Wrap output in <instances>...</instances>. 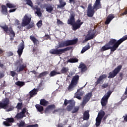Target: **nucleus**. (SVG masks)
<instances>
[{
  "label": "nucleus",
  "mask_w": 127,
  "mask_h": 127,
  "mask_svg": "<svg viewBox=\"0 0 127 127\" xmlns=\"http://www.w3.org/2000/svg\"><path fill=\"white\" fill-rule=\"evenodd\" d=\"M127 40V36L123 37L118 41H117L116 39H111L107 44L102 47L101 51V52H104V51L110 49L111 54H113V53H114V52L119 48V47L121 44H122V43H123V41Z\"/></svg>",
  "instance_id": "1"
},
{
  "label": "nucleus",
  "mask_w": 127,
  "mask_h": 127,
  "mask_svg": "<svg viewBox=\"0 0 127 127\" xmlns=\"http://www.w3.org/2000/svg\"><path fill=\"white\" fill-rule=\"evenodd\" d=\"M102 3L101 0H95L93 6H92V3L88 4L87 7V15L88 17H93L95 12L98 10V9H101L102 8Z\"/></svg>",
  "instance_id": "2"
},
{
  "label": "nucleus",
  "mask_w": 127,
  "mask_h": 127,
  "mask_svg": "<svg viewBox=\"0 0 127 127\" xmlns=\"http://www.w3.org/2000/svg\"><path fill=\"white\" fill-rule=\"evenodd\" d=\"M67 23L72 25V30L76 31L77 29H79L81 27V25L84 23V22L78 19L75 22V14L72 13L70 14L69 19L67 20Z\"/></svg>",
  "instance_id": "3"
},
{
  "label": "nucleus",
  "mask_w": 127,
  "mask_h": 127,
  "mask_svg": "<svg viewBox=\"0 0 127 127\" xmlns=\"http://www.w3.org/2000/svg\"><path fill=\"white\" fill-rule=\"evenodd\" d=\"M78 42V39L73 40H67L60 43L58 46L57 48H63V47H67L71 45H75Z\"/></svg>",
  "instance_id": "4"
},
{
  "label": "nucleus",
  "mask_w": 127,
  "mask_h": 127,
  "mask_svg": "<svg viewBox=\"0 0 127 127\" xmlns=\"http://www.w3.org/2000/svg\"><path fill=\"white\" fill-rule=\"evenodd\" d=\"M73 47H67L64 49H52L50 51V54H53L54 55H62L63 53H65V52L67 51H69V50H72Z\"/></svg>",
  "instance_id": "5"
},
{
  "label": "nucleus",
  "mask_w": 127,
  "mask_h": 127,
  "mask_svg": "<svg viewBox=\"0 0 127 127\" xmlns=\"http://www.w3.org/2000/svg\"><path fill=\"white\" fill-rule=\"evenodd\" d=\"M80 79V76L79 75H76L73 77L71 79L70 84H69L68 87H67V90L69 92H71L74 90V88L77 85H78V83L79 82V80Z\"/></svg>",
  "instance_id": "6"
},
{
  "label": "nucleus",
  "mask_w": 127,
  "mask_h": 127,
  "mask_svg": "<svg viewBox=\"0 0 127 127\" xmlns=\"http://www.w3.org/2000/svg\"><path fill=\"white\" fill-rule=\"evenodd\" d=\"M111 95H112V91L109 90L102 97L101 100V106L102 107H106L107 106L109 98L111 97Z\"/></svg>",
  "instance_id": "7"
},
{
  "label": "nucleus",
  "mask_w": 127,
  "mask_h": 127,
  "mask_svg": "<svg viewBox=\"0 0 127 127\" xmlns=\"http://www.w3.org/2000/svg\"><path fill=\"white\" fill-rule=\"evenodd\" d=\"M122 68H123V66L122 65H118L113 70L112 72H109V75L108 78H109V79H113V78H115V77L120 73V71L122 70Z\"/></svg>",
  "instance_id": "8"
},
{
  "label": "nucleus",
  "mask_w": 127,
  "mask_h": 127,
  "mask_svg": "<svg viewBox=\"0 0 127 127\" xmlns=\"http://www.w3.org/2000/svg\"><path fill=\"white\" fill-rule=\"evenodd\" d=\"M0 27L6 33H8V32H10V34L12 37H14V36H15V33H14V31H13L11 26L8 28V26L5 25L4 26H0Z\"/></svg>",
  "instance_id": "9"
},
{
  "label": "nucleus",
  "mask_w": 127,
  "mask_h": 127,
  "mask_svg": "<svg viewBox=\"0 0 127 127\" xmlns=\"http://www.w3.org/2000/svg\"><path fill=\"white\" fill-rule=\"evenodd\" d=\"M42 8H45L46 11L49 13H51L54 9V5L50 3H44L41 5Z\"/></svg>",
  "instance_id": "10"
},
{
  "label": "nucleus",
  "mask_w": 127,
  "mask_h": 127,
  "mask_svg": "<svg viewBox=\"0 0 127 127\" xmlns=\"http://www.w3.org/2000/svg\"><path fill=\"white\" fill-rule=\"evenodd\" d=\"M96 37V31L95 30H89L88 31V34L85 37V41H88L94 39Z\"/></svg>",
  "instance_id": "11"
},
{
  "label": "nucleus",
  "mask_w": 127,
  "mask_h": 127,
  "mask_svg": "<svg viewBox=\"0 0 127 127\" xmlns=\"http://www.w3.org/2000/svg\"><path fill=\"white\" fill-rule=\"evenodd\" d=\"M31 22V17H29L27 14H25L22 19V26L25 27V26L28 25Z\"/></svg>",
  "instance_id": "12"
},
{
  "label": "nucleus",
  "mask_w": 127,
  "mask_h": 127,
  "mask_svg": "<svg viewBox=\"0 0 127 127\" xmlns=\"http://www.w3.org/2000/svg\"><path fill=\"white\" fill-rule=\"evenodd\" d=\"M25 113H26V108H24L22 110V111L19 113H17L15 116V119H17V120H20L21 119H23L24 117H25Z\"/></svg>",
  "instance_id": "13"
},
{
  "label": "nucleus",
  "mask_w": 127,
  "mask_h": 127,
  "mask_svg": "<svg viewBox=\"0 0 127 127\" xmlns=\"http://www.w3.org/2000/svg\"><path fill=\"white\" fill-rule=\"evenodd\" d=\"M6 121L3 122V125L5 127H11L12 126V123L14 122V119L13 118H6L5 119Z\"/></svg>",
  "instance_id": "14"
},
{
  "label": "nucleus",
  "mask_w": 127,
  "mask_h": 127,
  "mask_svg": "<svg viewBox=\"0 0 127 127\" xmlns=\"http://www.w3.org/2000/svg\"><path fill=\"white\" fill-rule=\"evenodd\" d=\"M6 121L3 122V125L5 127H11L12 126V123L14 122V119L13 118H6L5 119Z\"/></svg>",
  "instance_id": "15"
},
{
  "label": "nucleus",
  "mask_w": 127,
  "mask_h": 127,
  "mask_svg": "<svg viewBox=\"0 0 127 127\" xmlns=\"http://www.w3.org/2000/svg\"><path fill=\"white\" fill-rule=\"evenodd\" d=\"M8 105H9V99L8 98H5L3 100V102H0V108L1 109H5L8 107Z\"/></svg>",
  "instance_id": "16"
},
{
  "label": "nucleus",
  "mask_w": 127,
  "mask_h": 127,
  "mask_svg": "<svg viewBox=\"0 0 127 127\" xmlns=\"http://www.w3.org/2000/svg\"><path fill=\"white\" fill-rule=\"evenodd\" d=\"M23 49H24V42L22 41V42L20 43L17 52L19 57H20V56H21V55H22V53L23 52Z\"/></svg>",
  "instance_id": "17"
},
{
  "label": "nucleus",
  "mask_w": 127,
  "mask_h": 127,
  "mask_svg": "<svg viewBox=\"0 0 127 127\" xmlns=\"http://www.w3.org/2000/svg\"><path fill=\"white\" fill-rule=\"evenodd\" d=\"M92 96L93 94L92 93V92H89L85 95V96L83 98V100L82 101L83 105H86V104H87V103H88V102L90 101V99Z\"/></svg>",
  "instance_id": "18"
},
{
  "label": "nucleus",
  "mask_w": 127,
  "mask_h": 127,
  "mask_svg": "<svg viewBox=\"0 0 127 127\" xmlns=\"http://www.w3.org/2000/svg\"><path fill=\"white\" fill-rule=\"evenodd\" d=\"M56 108V106L54 104H51L50 105H48L45 109V113L47 114L49 113V110H55Z\"/></svg>",
  "instance_id": "19"
},
{
  "label": "nucleus",
  "mask_w": 127,
  "mask_h": 127,
  "mask_svg": "<svg viewBox=\"0 0 127 127\" xmlns=\"http://www.w3.org/2000/svg\"><path fill=\"white\" fill-rule=\"evenodd\" d=\"M76 103L75 102V101L73 100V102H71V103H70L69 105H68L66 108V110L67 112H71L72 110L75 107V104Z\"/></svg>",
  "instance_id": "20"
},
{
  "label": "nucleus",
  "mask_w": 127,
  "mask_h": 127,
  "mask_svg": "<svg viewBox=\"0 0 127 127\" xmlns=\"http://www.w3.org/2000/svg\"><path fill=\"white\" fill-rule=\"evenodd\" d=\"M89 113H90V110H87L83 113V120L84 121H87L90 119V114Z\"/></svg>",
  "instance_id": "21"
},
{
  "label": "nucleus",
  "mask_w": 127,
  "mask_h": 127,
  "mask_svg": "<svg viewBox=\"0 0 127 127\" xmlns=\"http://www.w3.org/2000/svg\"><path fill=\"white\" fill-rule=\"evenodd\" d=\"M1 12L3 14H5V15H7V14L8 13L7 12V7L5 6V5H2L1 6Z\"/></svg>",
  "instance_id": "22"
},
{
  "label": "nucleus",
  "mask_w": 127,
  "mask_h": 127,
  "mask_svg": "<svg viewBox=\"0 0 127 127\" xmlns=\"http://www.w3.org/2000/svg\"><path fill=\"white\" fill-rule=\"evenodd\" d=\"M84 95V91H80V89L77 90V93L75 94V98L78 100H81L82 98L81 96Z\"/></svg>",
  "instance_id": "23"
},
{
  "label": "nucleus",
  "mask_w": 127,
  "mask_h": 127,
  "mask_svg": "<svg viewBox=\"0 0 127 127\" xmlns=\"http://www.w3.org/2000/svg\"><path fill=\"white\" fill-rule=\"evenodd\" d=\"M79 69H81V72L83 73V72H86L87 71V66L86 64L84 63L80 64L78 67Z\"/></svg>",
  "instance_id": "24"
},
{
  "label": "nucleus",
  "mask_w": 127,
  "mask_h": 127,
  "mask_svg": "<svg viewBox=\"0 0 127 127\" xmlns=\"http://www.w3.org/2000/svg\"><path fill=\"white\" fill-rule=\"evenodd\" d=\"M30 39L31 40V41L33 42L34 45H36V46H37V45H38V44H39V41L38 40H37V39H36L35 38V37L33 36H30Z\"/></svg>",
  "instance_id": "25"
},
{
  "label": "nucleus",
  "mask_w": 127,
  "mask_h": 127,
  "mask_svg": "<svg viewBox=\"0 0 127 127\" xmlns=\"http://www.w3.org/2000/svg\"><path fill=\"white\" fill-rule=\"evenodd\" d=\"M40 105L43 106V107H46L48 105H49V102L44 99H41L40 102Z\"/></svg>",
  "instance_id": "26"
},
{
  "label": "nucleus",
  "mask_w": 127,
  "mask_h": 127,
  "mask_svg": "<svg viewBox=\"0 0 127 127\" xmlns=\"http://www.w3.org/2000/svg\"><path fill=\"white\" fill-rule=\"evenodd\" d=\"M107 78V74H103L100 76L99 78L97 79L96 81V84H101V82H102V80L104 79H106Z\"/></svg>",
  "instance_id": "27"
},
{
  "label": "nucleus",
  "mask_w": 127,
  "mask_h": 127,
  "mask_svg": "<svg viewBox=\"0 0 127 127\" xmlns=\"http://www.w3.org/2000/svg\"><path fill=\"white\" fill-rule=\"evenodd\" d=\"M37 89H33L32 90L29 92L30 98H31L33 97V96H35L37 95Z\"/></svg>",
  "instance_id": "28"
},
{
  "label": "nucleus",
  "mask_w": 127,
  "mask_h": 127,
  "mask_svg": "<svg viewBox=\"0 0 127 127\" xmlns=\"http://www.w3.org/2000/svg\"><path fill=\"white\" fill-rule=\"evenodd\" d=\"M49 73V72H48L47 71L41 72V73L39 74V75L38 76H37V78L38 79H41V78H42V77H44V76H46V75H48Z\"/></svg>",
  "instance_id": "29"
},
{
  "label": "nucleus",
  "mask_w": 127,
  "mask_h": 127,
  "mask_svg": "<svg viewBox=\"0 0 127 127\" xmlns=\"http://www.w3.org/2000/svg\"><path fill=\"white\" fill-rule=\"evenodd\" d=\"M26 67V66L22 64L21 65H20L19 67L18 66L16 69V71L17 70V72H22L24 69Z\"/></svg>",
  "instance_id": "30"
},
{
  "label": "nucleus",
  "mask_w": 127,
  "mask_h": 127,
  "mask_svg": "<svg viewBox=\"0 0 127 127\" xmlns=\"http://www.w3.org/2000/svg\"><path fill=\"white\" fill-rule=\"evenodd\" d=\"M35 107L38 111V112H39L40 113H41V112H43L44 108L43 107L39 104H36L35 105Z\"/></svg>",
  "instance_id": "31"
},
{
  "label": "nucleus",
  "mask_w": 127,
  "mask_h": 127,
  "mask_svg": "<svg viewBox=\"0 0 127 127\" xmlns=\"http://www.w3.org/2000/svg\"><path fill=\"white\" fill-rule=\"evenodd\" d=\"M16 86H18L19 88H21V87H23L25 85V82L23 81H18L15 83Z\"/></svg>",
  "instance_id": "32"
},
{
  "label": "nucleus",
  "mask_w": 127,
  "mask_h": 127,
  "mask_svg": "<svg viewBox=\"0 0 127 127\" xmlns=\"http://www.w3.org/2000/svg\"><path fill=\"white\" fill-rule=\"evenodd\" d=\"M78 62L79 60L76 58H71L67 61V62H68L69 63H77Z\"/></svg>",
  "instance_id": "33"
},
{
  "label": "nucleus",
  "mask_w": 127,
  "mask_h": 127,
  "mask_svg": "<svg viewBox=\"0 0 127 127\" xmlns=\"http://www.w3.org/2000/svg\"><path fill=\"white\" fill-rule=\"evenodd\" d=\"M91 48V47H90V45L88 44V46H85L82 48V50L81 51V54H83V53H85L87 50H89Z\"/></svg>",
  "instance_id": "34"
},
{
  "label": "nucleus",
  "mask_w": 127,
  "mask_h": 127,
  "mask_svg": "<svg viewBox=\"0 0 127 127\" xmlns=\"http://www.w3.org/2000/svg\"><path fill=\"white\" fill-rule=\"evenodd\" d=\"M60 4L58 5V7L61 8L66 5V2H63V0H59Z\"/></svg>",
  "instance_id": "35"
},
{
  "label": "nucleus",
  "mask_w": 127,
  "mask_h": 127,
  "mask_svg": "<svg viewBox=\"0 0 127 127\" xmlns=\"http://www.w3.org/2000/svg\"><path fill=\"white\" fill-rule=\"evenodd\" d=\"M102 118L97 117L96 119V127H99L101 125Z\"/></svg>",
  "instance_id": "36"
},
{
  "label": "nucleus",
  "mask_w": 127,
  "mask_h": 127,
  "mask_svg": "<svg viewBox=\"0 0 127 127\" xmlns=\"http://www.w3.org/2000/svg\"><path fill=\"white\" fill-rule=\"evenodd\" d=\"M105 115H106V113H105V111L101 110L99 111L98 113V118H100L101 119H103L104 117L105 116Z\"/></svg>",
  "instance_id": "37"
},
{
  "label": "nucleus",
  "mask_w": 127,
  "mask_h": 127,
  "mask_svg": "<svg viewBox=\"0 0 127 127\" xmlns=\"http://www.w3.org/2000/svg\"><path fill=\"white\" fill-rule=\"evenodd\" d=\"M61 73L58 72L56 71V70H53L51 71L50 73V77H54V76H56V75L60 74Z\"/></svg>",
  "instance_id": "38"
},
{
  "label": "nucleus",
  "mask_w": 127,
  "mask_h": 127,
  "mask_svg": "<svg viewBox=\"0 0 127 127\" xmlns=\"http://www.w3.org/2000/svg\"><path fill=\"white\" fill-rule=\"evenodd\" d=\"M68 70L69 69L68 68V67H63L61 69L60 73L61 74H65L67 73V72H68Z\"/></svg>",
  "instance_id": "39"
},
{
  "label": "nucleus",
  "mask_w": 127,
  "mask_h": 127,
  "mask_svg": "<svg viewBox=\"0 0 127 127\" xmlns=\"http://www.w3.org/2000/svg\"><path fill=\"white\" fill-rule=\"evenodd\" d=\"M6 6L8 7V8H14L16 7V5H14V4L11 3H7L6 4Z\"/></svg>",
  "instance_id": "40"
},
{
  "label": "nucleus",
  "mask_w": 127,
  "mask_h": 127,
  "mask_svg": "<svg viewBox=\"0 0 127 127\" xmlns=\"http://www.w3.org/2000/svg\"><path fill=\"white\" fill-rule=\"evenodd\" d=\"M22 102L21 103H18L17 106H16V109H17L18 112L19 110H21L22 109Z\"/></svg>",
  "instance_id": "41"
},
{
  "label": "nucleus",
  "mask_w": 127,
  "mask_h": 127,
  "mask_svg": "<svg viewBox=\"0 0 127 127\" xmlns=\"http://www.w3.org/2000/svg\"><path fill=\"white\" fill-rule=\"evenodd\" d=\"M74 100H67V99H65L64 101V105L66 106H67V105H68V104H72V102Z\"/></svg>",
  "instance_id": "42"
},
{
  "label": "nucleus",
  "mask_w": 127,
  "mask_h": 127,
  "mask_svg": "<svg viewBox=\"0 0 127 127\" xmlns=\"http://www.w3.org/2000/svg\"><path fill=\"white\" fill-rule=\"evenodd\" d=\"M80 110V107L79 106H76L74 107L73 108V110L72 111V114H76V113H77V112Z\"/></svg>",
  "instance_id": "43"
},
{
  "label": "nucleus",
  "mask_w": 127,
  "mask_h": 127,
  "mask_svg": "<svg viewBox=\"0 0 127 127\" xmlns=\"http://www.w3.org/2000/svg\"><path fill=\"white\" fill-rule=\"evenodd\" d=\"M62 112H63V109L58 108L57 109L54 110L52 113L53 114H56V113H62Z\"/></svg>",
  "instance_id": "44"
},
{
  "label": "nucleus",
  "mask_w": 127,
  "mask_h": 127,
  "mask_svg": "<svg viewBox=\"0 0 127 127\" xmlns=\"http://www.w3.org/2000/svg\"><path fill=\"white\" fill-rule=\"evenodd\" d=\"M35 9H36V13L37 14V15L39 16V15H41V11H40V8L38 7V6H36L35 8Z\"/></svg>",
  "instance_id": "45"
},
{
  "label": "nucleus",
  "mask_w": 127,
  "mask_h": 127,
  "mask_svg": "<svg viewBox=\"0 0 127 127\" xmlns=\"http://www.w3.org/2000/svg\"><path fill=\"white\" fill-rule=\"evenodd\" d=\"M25 1H26V4H28V5H29L30 6H33V3H32V1L31 0H25Z\"/></svg>",
  "instance_id": "46"
},
{
  "label": "nucleus",
  "mask_w": 127,
  "mask_h": 127,
  "mask_svg": "<svg viewBox=\"0 0 127 127\" xmlns=\"http://www.w3.org/2000/svg\"><path fill=\"white\" fill-rule=\"evenodd\" d=\"M33 27H34V23H32L31 24H29L28 25H27V27H26V29H27L28 30L30 29L31 28H32Z\"/></svg>",
  "instance_id": "47"
},
{
  "label": "nucleus",
  "mask_w": 127,
  "mask_h": 127,
  "mask_svg": "<svg viewBox=\"0 0 127 127\" xmlns=\"http://www.w3.org/2000/svg\"><path fill=\"white\" fill-rule=\"evenodd\" d=\"M24 125H25V123H24V122H22L20 123L17 124V126H18V127H24Z\"/></svg>",
  "instance_id": "48"
},
{
  "label": "nucleus",
  "mask_w": 127,
  "mask_h": 127,
  "mask_svg": "<svg viewBox=\"0 0 127 127\" xmlns=\"http://www.w3.org/2000/svg\"><path fill=\"white\" fill-rule=\"evenodd\" d=\"M16 64H17V65H18V66H21L22 64V60H19L17 61Z\"/></svg>",
  "instance_id": "49"
},
{
  "label": "nucleus",
  "mask_w": 127,
  "mask_h": 127,
  "mask_svg": "<svg viewBox=\"0 0 127 127\" xmlns=\"http://www.w3.org/2000/svg\"><path fill=\"white\" fill-rule=\"evenodd\" d=\"M37 26H38V27H41V26H42V20H40L38 22Z\"/></svg>",
  "instance_id": "50"
},
{
  "label": "nucleus",
  "mask_w": 127,
  "mask_h": 127,
  "mask_svg": "<svg viewBox=\"0 0 127 127\" xmlns=\"http://www.w3.org/2000/svg\"><path fill=\"white\" fill-rule=\"evenodd\" d=\"M10 74L12 77H14L15 75H17V73H16V72H15L14 71H10Z\"/></svg>",
  "instance_id": "51"
},
{
  "label": "nucleus",
  "mask_w": 127,
  "mask_h": 127,
  "mask_svg": "<svg viewBox=\"0 0 127 127\" xmlns=\"http://www.w3.org/2000/svg\"><path fill=\"white\" fill-rule=\"evenodd\" d=\"M107 18H108L110 20H111L112 21V20L113 18H115V16H114V15L113 14H110L109 15V16L107 17Z\"/></svg>",
  "instance_id": "52"
},
{
  "label": "nucleus",
  "mask_w": 127,
  "mask_h": 127,
  "mask_svg": "<svg viewBox=\"0 0 127 127\" xmlns=\"http://www.w3.org/2000/svg\"><path fill=\"white\" fill-rule=\"evenodd\" d=\"M111 21H112L109 18H108V17H107L106 20L105 22V24H109L110 23V22H111Z\"/></svg>",
  "instance_id": "53"
},
{
  "label": "nucleus",
  "mask_w": 127,
  "mask_h": 127,
  "mask_svg": "<svg viewBox=\"0 0 127 127\" xmlns=\"http://www.w3.org/2000/svg\"><path fill=\"white\" fill-rule=\"evenodd\" d=\"M57 24L62 25V24H64V23H63V22H62V21L60 20V19H58L57 20Z\"/></svg>",
  "instance_id": "54"
},
{
  "label": "nucleus",
  "mask_w": 127,
  "mask_h": 127,
  "mask_svg": "<svg viewBox=\"0 0 127 127\" xmlns=\"http://www.w3.org/2000/svg\"><path fill=\"white\" fill-rule=\"evenodd\" d=\"M123 77H124V73L123 72H120L119 73V77L120 78V80H123Z\"/></svg>",
  "instance_id": "55"
},
{
  "label": "nucleus",
  "mask_w": 127,
  "mask_h": 127,
  "mask_svg": "<svg viewBox=\"0 0 127 127\" xmlns=\"http://www.w3.org/2000/svg\"><path fill=\"white\" fill-rule=\"evenodd\" d=\"M15 24H16V25H19L20 24V23L19 22V20L16 19L15 20Z\"/></svg>",
  "instance_id": "56"
},
{
  "label": "nucleus",
  "mask_w": 127,
  "mask_h": 127,
  "mask_svg": "<svg viewBox=\"0 0 127 127\" xmlns=\"http://www.w3.org/2000/svg\"><path fill=\"white\" fill-rule=\"evenodd\" d=\"M7 55H8V56H9V57L13 56V53H12V52H8V53H7Z\"/></svg>",
  "instance_id": "57"
},
{
  "label": "nucleus",
  "mask_w": 127,
  "mask_h": 127,
  "mask_svg": "<svg viewBox=\"0 0 127 127\" xmlns=\"http://www.w3.org/2000/svg\"><path fill=\"white\" fill-rule=\"evenodd\" d=\"M14 109V108L13 107H10L7 110V112H10L11 111H13Z\"/></svg>",
  "instance_id": "58"
},
{
  "label": "nucleus",
  "mask_w": 127,
  "mask_h": 127,
  "mask_svg": "<svg viewBox=\"0 0 127 127\" xmlns=\"http://www.w3.org/2000/svg\"><path fill=\"white\" fill-rule=\"evenodd\" d=\"M108 87H109L108 84H104L102 85V88H108Z\"/></svg>",
  "instance_id": "59"
},
{
  "label": "nucleus",
  "mask_w": 127,
  "mask_h": 127,
  "mask_svg": "<svg viewBox=\"0 0 127 127\" xmlns=\"http://www.w3.org/2000/svg\"><path fill=\"white\" fill-rule=\"evenodd\" d=\"M45 37H46V40H47L49 39V38H50L51 37H50V35H45Z\"/></svg>",
  "instance_id": "60"
},
{
  "label": "nucleus",
  "mask_w": 127,
  "mask_h": 127,
  "mask_svg": "<svg viewBox=\"0 0 127 127\" xmlns=\"http://www.w3.org/2000/svg\"><path fill=\"white\" fill-rule=\"evenodd\" d=\"M127 14V10H126L124 12L121 13V15H126Z\"/></svg>",
  "instance_id": "61"
},
{
  "label": "nucleus",
  "mask_w": 127,
  "mask_h": 127,
  "mask_svg": "<svg viewBox=\"0 0 127 127\" xmlns=\"http://www.w3.org/2000/svg\"><path fill=\"white\" fill-rule=\"evenodd\" d=\"M72 75H74L73 72H69V74L67 75V77H68L69 78H71Z\"/></svg>",
  "instance_id": "62"
},
{
  "label": "nucleus",
  "mask_w": 127,
  "mask_h": 127,
  "mask_svg": "<svg viewBox=\"0 0 127 127\" xmlns=\"http://www.w3.org/2000/svg\"><path fill=\"white\" fill-rule=\"evenodd\" d=\"M125 122H127V115L123 116Z\"/></svg>",
  "instance_id": "63"
},
{
  "label": "nucleus",
  "mask_w": 127,
  "mask_h": 127,
  "mask_svg": "<svg viewBox=\"0 0 127 127\" xmlns=\"http://www.w3.org/2000/svg\"><path fill=\"white\" fill-rule=\"evenodd\" d=\"M58 127H64L63 124L61 123L58 125Z\"/></svg>",
  "instance_id": "64"
}]
</instances>
